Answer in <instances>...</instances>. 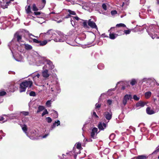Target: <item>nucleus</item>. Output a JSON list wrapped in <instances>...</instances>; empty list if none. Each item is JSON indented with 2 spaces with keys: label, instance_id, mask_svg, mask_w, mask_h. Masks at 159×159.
<instances>
[{
  "label": "nucleus",
  "instance_id": "obj_1",
  "mask_svg": "<svg viewBox=\"0 0 159 159\" xmlns=\"http://www.w3.org/2000/svg\"><path fill=\"white\" fill-rule=\"evenodd\" d=\"M16 39L20 43L22 42V35L19 32H17L15 34L14 39L8 44V47L11 51V48L14 44V40Z\"/></svg>",
  "mask_w": 159,
  "mask_h": 159
},
{
  "label": "nucleus",
  "instance_id": "obj_2",
  "mask_svg": "<svg viewBox=\"0 0 159 159\" xmlns=\"http://www.w3.org/2000/svg\"><path fill=\"white\" fill-rule=\"evenodd\" d=\"M32 81L29 80L25 81L22 82L20 84V92L21 93L25 91L26 88L30 87L32 86Z\"/></svg>",
  "mask_w": 159,
  "mask_h": 159
},
{
  "label": "nucleus",
  "instance_id": "obj_3",
  "mask_svg": "<svg viewBox=\"0 0 159 159\" xmlns=\"http://www.w3.org/2000/svg\"><path fill=\"white\" fill-rule=\"evenodd\" d=\"M31 76L33 78L35 84L36 85H38V84L40 83V81L39 79L40 75L39 74L33 73L31 75Z\"/></svg>",
  "mask_w": 159,
  "mask_h": 159
},
{
  "label": "nucleus",
  "instance_id": "obj_4",
  "mask_svg": "<svg viewBox=\"0 0 159 159\" xmlns=\"http://www.w3.org/2000/svg\"><path fill=\"white\" fill-rule=\"evenodd\" d=\"M133 97L131 94H126L122 100V105L124 107L127 104V101L132 99Z\"/></svg>",
  "mask_w": 159,
  "mask_h": 159
},
{
  "label": "nucleus",
  "instance_id": "obj_5",
  "mask_svg": "<svg viewBox=\"0 0 159 159\" xmlns=\"http://www.w3.org/2000/svg\"><path fill=\"white\" fill-rule=\"evenodd\" d=\"M8 86V89H10L9 91L11 92H13L17 89L16 83L14 82L9 84Z\"/></svg>",
  "mask_w": 159,
  "mask_h": 159
},
{
  "label": "nucleus",
  "instance_id": "obj_6",
  "mask_svg": "<svg viewBox=\"0 0 159 159\" xmlns=\"http://www.w3.org/2000/svg\"><path fill=\"white\" fill-rule=\"evenodd\" d=\"M66 37L63 35L60 36L59 35L56 38H54L53 40L56 42H63L66 40Z\"/></svg>",
  "mask_w": 159,
  "mask_h": 159
},
{
  "label": "nucleus",
  "instance_id": "obj_7",
  "mask_svg": "<svg viewBox=\"0 0 159 159\" xmlns=\"http://www.w3.org/2000/svg\"><path fill=\"white\" fill-rule=\"evenodd\" d=\"M9 3L8 0H2V2H0V7L3 9L7 8Z\"/></svg>",
  "mask_w": 159,
  "mask_h": 159
},
{
  "label": "nucleus",
  "instance_id": "obj_8",
  "mask_svg": "<svg viewBox=\"0 0 159 159\" xmlns=\"http://www.w3.org/2000/svg\"><path fill=\"white\" fill-rule=\"evenodd\" d=\"M107 125V124H106L104 122H100L98 125V127L100 130H103L106 128Z\"/></svg>",
  "mask_w": 159,
  "mask_h": 159
},
{
  "label": "nucleus",
  "instance_id": "obj_9",
  "mask_svg": "<svg viewBox=\"0 0 159 159\" xmlns=\"http://www.w3.org/2000/svg\"><path fill=\"white\" fill-rule=\"evenodd\" d=\"M104 115L106 119L109 120L111 118L112 112L111 110H109L108 111L105 112L104 113Z\"/></svg>",
  "mask_w": 159,
  "mask_h": 159
},
{
  "label": "nucleus",
  "instance_id": "obj_10",
  "mask_svg": "<svg viewBox=\"0 0 159 159\" xmlns=\"http://www.w3.org/2000/svg\"><path fill=\"white\" fill-rule=\"evenodd\" d=\"M48 66V67L49 69H52L54 68V66L52 62L49 61H47V65L44 66L43 67V70H47L46 68H47Z\"/></svg>",
  "mask_w": 159,
  "mask_h": 159
},
{
  "label": "nucleus",
  "instance_id": "obj_11",
  "mask_svg": "<svg viewBox=\"0 0 159 159\" xmlns=\"http://www.w3.org/2000/svg\"><path fill=\"white\" fill-rule=\"evenodd\" d=\"M98 128L96 127L93 128L92 129L91 133V136L92 138L93 139H94L96 138L97 134H98Z\"/></svg>",
  "mask_w": 159,
  "mask_h": 159
},
{
  "label": "nucleus",
  "instance_id": "obj_12",
  "mask_svg": "<svg viewBox=\"0 0 159 159\" xmlns=\"http://www.w3.org/2000/svg\"><path fill=\"white\" fill-rule=\"evenodd\" d=\"M114 27H111L110 30H108V32H110L109 34V38L110 39H115L118 36V35L116 34H111V30L113 29H114Z\"/></svg>",
  "mask_w": 159,
  "mask_h": 159
},
{
  "label": "nucleus",
  "instance_id": "obj_13",
  "mask_svg": "<svg viewBox=\"0 0 159 159\" xmlns=\"http://www.w3.org/2000/svg\"><path fill=\"white\" fill-rule=\"evenodd\" d=\"M88 24L89 26L92 28H95L96 30H98L97 26L96 25L95 23L93 21L91 20H89L88 22Z\"/></svg>",
  "mask_w": 159,
  "mask_h": 159
},
{
  "label": "nucleus",
  "instance_id": "obj_14",
  "mask_svg": "<svg viewBox=\"0 0 159 159\" xmlns=\"http://www.w3.org/2000/svg\"><path fill=\"white\" fill-rule=\"evenodd\" d=\"M60 121L59 120H57V121H55V122L53 124V125L51 126V127L50 129V130H52L54 128H55V127L57 126H58V125H60Z\"/></svg>",
  "mask_w": 159,
  "mask_h": 159
},
{
  "label": "nucleus",
  "instance_id": "obj_15",
  "mask_svg": "<svg viewBox=\"0 0 159 159\" xmlns=\"http://www.w3.org/2000/svg\"><path fill=\"white\" fill-rule=\"evenodd\" d=\"M42 74L44 78H48L49 76L48 70H45L42 71Z\"/></svg>",
  "mask_w": 159,
  "mask_h": 159
},
{
  "label": "nucleus",
  "instance_id": "obj_16",
  "mask_svg": "<svg viewBox=\"0 0 159 159\" xmlns=\"http://www.w3.org/2000/svg\"><path fill=\"white\" fill-rule=\"evenodd\" d=\"M51 89L52 91L53 92V93L55 94L60 93V89L59 88L56 89L51 88Z\"/></svg>",
  "mask_w": 159,
  "mask_h": 159
},
{
  "label": "nucleus",
  "instance_id": "obj_17",
  "mask_svg": "<svg viewBox=\"0 0 159 159\" xmlns=\"http://www.w3.org/2000/svg\"><path fill=\"white\" fill-rule=\"evenodd\" d=\"M146 112L147 114L149 115L155 113L154 111L149 107L147 108L146 109Z\"/></svg>",
  "mask_w": 159,
  "mask_h": 159
},
{
  "label": "nucleus",
  "instance_id": "obj_18",
  "mask_svg": "<svg viewBox=\"0 0 159 159\" xmlns=\"http://www.w3.org/2000/svg\"><path fill=\"white\" fill-rule=\"evenodd\" d=\"M46 35H49L50 36H54L55 34L52 30H49L45 34Z\"/></svg>",
  "mask_w": 159,
  "mask_h": 159
},
{
  "label": "nucleus",
  "instance_id": "obj_19",
  "mask_svg": "<svg viewBox=\"0 0 159 159\" xmlns=\"http://www.w3.org/2000/svg\"><path fill=\"white\" fill-rule=\"evenodd\" d=\"M145 105V104L143 102H139L136 104V106L137 107H143Z\"/></svg>",
  "mask_w": 159,
  "mask_h": 159
},
{
  "label": "nucleus",
  "instance_id": "obj_20",
  "mask_svg": "<svg viewBox=\"0 0 159 159\" xmlns=\"http://www.w3.org/2000/svg\"><path fill=\"white\" fill-rule=\"evenodd\" d=\"M147 158L144 155H139L135 157L136 159H147Z\"/></svg>",
  "mask_w": 159,
  "mask_h": 159
},
{
  "label": "nucleus",
  "instance_id": "obj_21",
  "mask_svg": "<svg viewBox=\"0 0 159 159\" xmlns=\"http://www.w3.org/2000/svg\"><path fill=\"white\" fill-rule=\"evenodd\" d=\"M25 10L27 14H29L31 12V7L30 5L26 6L25 7Z\"/></svg>",
  "mask_w": 159,
  "mask_h": 159
},
{
  "label": "nucleus",
  "instance_id": "obj_22",
  "mask_svg": "<svg viewBox=\"0 0 159 159\" xmlns=\"http://www.w3.org/2000/svg\"><path fill=\"white\" fill-rule=\"evenodd\" d=\"M47 43V41L46 40L41 41H40L39 45H38V46H42L45 45Z\"/></svg>",
  "mask_w": 159,
  "mask_h": 159
},
{
  "label": "nucleus",
  "instance_id": "obj_23",
  "mask_svg": "<svg viewBox=\"0 0 159 159\" xmlns=\"http://www.w3.org/2000/svg\"><path fill=\"white\" fill-rule=\"evenodd\" d=\"M25 48L26 50H30L32 48V47L30 45L28 44H25Z\"/></svg>",
  "mask_w": 159,
  "mask_h": 159
},
{
  "label": "nucleus",
  "instance_id": "obj_24",
  "mask_svg": "<svg viewBox=\"0 0 159 159\" xmlns=\"http://www.w3.org/2000/svg\"><path fill=\"white\" fill-rule=\"evenodd\" d=\"M151 95V93L150 91H149L147 92H146L145 93V97L146 98H148L150 97Z\"/></svg>",
  "mask_w": 159,
  "mask_h": 159
},
{
  "label": "nucleus",
  "instance_id": "obj_25",
  "mask_svg": "<svg viewBox=\"0 0 159 159\" xmlns=\"http://www.w3.org/2000/svg\"><path fill=\"white\" fill-rule=\"evenodd\" d=\"M44 107L41 106H39L38 108V110L37 111V113H38L40 111H43V110H44Z\"/></svg>",
  "mask_w": 159,
  "mask_h": 159
},
{
  "label": "nucleus",
  "instance_id": "obj_26",
  "mask_svg": "<svg viewBox=\"0 0 159 159\" xmlns=\"http://www.w3.org/2000/svg\"><path fill=\"white\" fill-rule=\"evenodd\" d=\"M137 82V81L135 79H132L130 83L132 85H134Z\"/></svg>",
  "mask_w": 159,
  "mask_h": 159
},
{
  "label": "nucleus",
  "instance_id": "obj_27",
  "mask_svg": "<svg viewBox=\"0 0 159 159\" xmlns=\"http://www.w3.org/2000/svg\"><path fill=\"white\" fill-rule=\"evenodd\" d=\"M22 129L25 132L26 135H27V134L26 133V131L27 130V126L26 125H24L22 127Z\"/></svg>",
  "mask_w": 159,
  "mask_h": 159
},
{
  "label": "nucleus",
  "instance_id": "obj_28",
  "mask_svg": "<svg viewBox=\"0 0 159 159\" xmlns=\"http://www.w3.org/2000/svg\"><path fill=\"white\" fill-rule=\"evenodd\" d=\"M68 12H69V14L70 15H75L76 14L75 12L74 11H72L70 10H68Z\"/></svg>",
  "mask_w": 159,
  "mask_h": 159
},
{
  "label": "nucleus",
  "instance_id": "obj_29",
  "mask_svg": "<svg viewBox=\"0 0 159 159\" xmlns=\"http://www.w3.org/2000/svg\"><path fill=\"white\" fill-rule=\"evenodd\" d=\"M116 26L118 27H125L126 26L125 25L122 23H120L119 24H117L116 25Z\"/></svg>",
  "mask_w": 159,
  "mask_h": 159
},
{
  "label": "nucleus",
  "instance_id": "obj_30",
  "mask_svg": "<svg viewBox=\"0 0 159 159\" xmlns=\"http://www.w3.org/2000/svg\"><path fill=\"white\" fill-rule=\"evenodd\" d=\"M115 136V134L112 133L110 135V136L109 137V138L111 140H113Z\"/></svg>",
  "mask_w": 159,
  "mask_h": 159
},
{
  "label": "nucleus",
  "instance_id": "obj_31",
  "mask_svg": "<svg viewBox=\"0 0 159 159\" xmlns=\"http://www.w3.org/2000/svg\"><path fill=\"white\" fill-rule=\"evenodd\" d=\"M33 41L34 42L38 44V45H39L40 41L38 40L37 39H33Z\"/></svg>",
  "mask_w": 159,
  "mask_h": 159
},
{
  "label": "nucleus",
  "instance_id": "obj_32",
  "mask_svg": "<svg viewBox=\"0 0 159 159\" xmlns=\"http://www.w3.org/2000/svg\"><path fill=\"white\" fill-rule=\"evenodd\" d=\"M51 100H48L47 102L46 103V105L48 107H50L51 106Z\"/></svg>",
  "mask_w": 159,
  "mask_h": 159
},
{
  "label": "nucleus",
  "instance_id": "obj_33",
  "mask_svg": "<svg viewBox=\"0 0 159 159\" xmlns=\"http://www.w3.org/2000/svg\"><path fill=\"white\" fill-rule=\"evenodd\" d=\"M32 9H33V11H36L38 10V8H37L35 4H34L33 5Z\"/></svg>",
  "mask_w": 159,
  "mask_h": 159
},
{
  "label": "nucleus",
  "instance_id": "obj_34",
  "mask_svg": "<svg viewBox=\"0 0 159 159\" xmlns=\"http://www.w3.org/2000/svg\"><path fill=\"white\" fill-rule=\"evenodd\" d=\"M48 112L47 111V110L46 109H45L44 111L43 112L42 116H43L45 115L46 114H48Z\"/></svg>",
  "mask_w": 159,
  "mask_h": 159
},
{
  "label": "nucleus",
  "instance_id": "obj_35",
  "mask_svg": "<svg viewBox=\"0 0 159 159\" xmlns=\"http://www.w3.org/2000/svg\"><path fill=\"white\" fill-rule=\"evenodd\" d=\"M46 120H47L48 123H51L52 121V120L51 118L50 117H47L46 118Z\"/></svg>",
  "mask_w": 159,
  "mask_h": 159
},
{
  "label": "nucleus",
  "instance_id": "obj_36",
  "mask_svg": "<svg viewBox=\"0 0 159 159\" xmlns=\"http://www.w3.org/2000/svg\"><path fill=\"white\" fill-rule=\"evenodd\" d=\"M139 97L137 96L136 95H134L133 96L134 99L136 101H138L139 99Z\"/></svg>",
  "mask_w": 159,
  "mask_h": 159
},
{
  "label": "nucleus",
  "instance_id": "obj_37",
  "mask_svg": "<svg viewBox=\"0 0 159 159\" xmlns=\"http://www.w3.org/2000/svg\"><path fill=\"white\" fill-rule=\"evenodd\" d=\"M87 22L86 21H84L83 23V25L85 28H88V26L87 25Z\"/></svg>",
  "mask_w": 159,
  "mask_h": 159
},
{
  "label": "nucleus",
  "instance_id": "obj_38",
  "mask_svg": "<svg viewBox=\"0 0 159 159\" xmlns=\"http://www.w3.org/2000/svg\"><path fill=\"white\" fill-rule=\"evenodd\" d=\"M5 120H4V118L2 117H0V123H2L5 122Z\"/></svg>",
  "mask_w": 159,
  "mask_h": 159
},
{
  "label": "nucleus",
  "instance_id": "obj_39",
  "mask_svg": "<svg viewBox=\"0 0 159 159\" xmlns=\"http://www.w3.org/2000/svg\"><path fill=\"white\" fill-rule=\"evenodd\" d=\"M100 107H101V104H100L98 103H97L95 104V108L98 109H99V108H100Z\"/></svg>",
  "mask_w": 159,
  "mask_h": 159
},
{
  "label": "nucleus",
  "instance_id": "obj_40",
  "mask_svg": "<svg viewBox=\"0 0 159 159\" xmlns=\"http://www.w3.org/2000/svg\"><path fill=\"white\" fill-rule=\"evenodd\" d=\"M76 147L77 148L79 149H80L81 148V144L80 143H78L76 145Z\"/></svg>",
  "mask_w": 159,
  "mask_h": 159
},
{
  "label": "nucleus",
  "instance_id": "obj_41",
  "mask_svg": "<svg viewBox=\"0 0 159 159\" xmlns=\"http://www.w3.org/2000/svg\"><path fill=\"white\" fill-rule=\"evenodd\" d=\"M30 96H35L36 95V94L35 92L33 91H31L30 93Z\"/></svg>",
  "mask_w": 159,
  "mask_h": 159
},
{
  "label": "nucleus",
  "instance_id": "obj_42",
  "mask_svg": "<svg viewBox=\"0 0 159 159\" xmlns=\"http://www.w3.org/2000/svg\"><path fill=\"white\" fill-rule=\"evenodd\" d=\"M6 93L5 91H2L0 92V96H2L5 95Z\"/></svg>",
  "mask_w": 159,
  "mask_h": 159
},
{
  "label": "nucleus",
  "instance_id": "obj_43",
  "mask_svg": "<svg viewBox=\"0 0 159 159\" xmlns=\"http://www.w3.org/2000/svg\"><path fill=\"white\" fill-rule=\"evenodd\" d=\"M158 152H159V148L157 147L156 150L153 152V153L156 154Z\"/></svg>",
  "mask_w": 159,
  "mask_h": 159
},
{
  "label": "nucleus",
  "instance_id": "obj_44",
  "mask_svg": "<svg viewBox=\"0 0 159 159\" xmlns=\"http://www.w3.org/2000/svg\"><path fill=\"white\" fill-rule=\"evenodd\" d=\"M117 13V12L116 10L111 11V14L112 15H115Z\"/></svg>",
  "mask_w": 159,
  "mask_h": 159
},
{
  "label": "nucleus",
  "instance_id": "obj_45",
  "mask_svg": "<svg viewBox=\"0 0 159 159\" xmlns=\"http://www.w3.org/2000/svg\"><path fill=\"white\" fill-rule=\"evenodd\" d=\"M102 7L105 10H107V6H106V4H105L104 3V4H102Z\"/></svg>",
  "mask_w": 159,
  "mask_h": 159
},
{
  "label": "nucleus",
  "instance_id": "obj_46",
  "mask_svg": "<svg viewBox=\"0 0 159 159\" xmlns=\"http://www.w3.org/2000/svg\"><path fill=\"white\" fill-rule=\"evenodd\" d=\"M21 113L25 116H27L29 115V113L28 112L22 111L21 112Z\"/></svg>",
  "mask_w": 159,
  "mask_h": 159
},
{
  "label": "nucleus",
  "instance_id": "obj_47",
  "mask_svg": "<svg viewBox=\"0 0 159 159\" xmlns=\"http://www.w3.org/2000/svg\"><path fill=\"white\" fill-rule=\"evenodd\" d=\"M74 20H73V19L71 18V19H70L71 23L72 25L73 26H74L75 25V23L74 21Z\"/></svg>",
  "mask_w": 159,
  "mask_h": 159
},
{
  "label": "nucleus",
  "instance_id": "obj_48",
  "mask_svg": "<svg viewBox=\"0 0 159 159\" xmlns=\"http://www.w3.org/2000/svg\"><path fill=\"white\" fill-rule=\"evenodd\" d=\"M71 18L73 19L74 20H75V19H76L77 20H79L80 19L77 16L75 17L72 16Z\"/></svg>",
  "mask_w": 159,
  "mask_h": 159
},
{
  "label": "nucleus",
  "instance_id": "obj_49",
  "mask_svg": "<svg viewBox=\"0 0 159 159\" xmlns=\"http://www.w3.org/2000/svg\"><path fill=\"white\" fill-rule=\"evenodd\" d=\"M124 32L125 34H128L130 33V31L129 30H125Z\"/></svg>",
  "mask_w": 159,
  "mask_h": 159
},
{
  "label": "nucleus",
  "instance_id": "obj_50",
  "mask_svg": "<svg viewBox=\"0 0 159 159\" xmlns=\"http://www.w3.org/2000/svg\"><path fill=\"white\" fill-rule=\"evenodd\" d=\"M93 115L95 116L96 118H98V116L97 115L95 112H93Z\"/></svg>",
  "mask_w": 159,
  "mask_h": 159
},
{
  "label": "nucleus",
  "instance_id": "obj_51",
  "mask_svg": "<svg viewBox=\"0 0 159 159\" xmlns=\"http://www.w3.org/2000/svg\"><path fill=\"white\" fill-rule=\"evenodd\" d=\"M34 14L35 15H38L40 14L41 13L39 12H35Z\"/></svg>",
  "mask_w": 159,
  "mask_h": 159
},
{
  "label": "nucleus",
  "instance_id": "obj_52",
  "mask_svg": "<svg viewBox=\"0 0 159 159\" xmlns=\"http://www.w3.org/2000/svg\"><path fill=\"white\" fill-rule=\"evenodd\" d=\"M54 111V113L55 114V118H57V116H58V114H57V112L56 111Z\"/></svg>",
  "mask_w": 159,
  "mask_h": 159
},
{
  "label": "nucleus",
  "instance_id": "obj_53",
  "mask_svg": "<svg viewBox=\"0 0 159 159\" xmlns=\"http://www.w3.org/2000/svg\"><path fill=\"white\" fill-rule=\"evenodd\" d=\"M107 103L109 105H111L112 103V101L111 100H108L107 101Z\"/></svg>",
  "mask_w": 159,
  "mask_h": 159
},
{
  "label": "nucleus",
  "instance_id": "obj_54",
  "mask_svg": "<svg viewBox=\"0 0 159 159\" xmlns=\"http://www.w3.org/2000/svg\"><path fill=\"white\" fill-rule=\"evenodd\" d=\"M145 0H140V3H141L142 4H143L144 3H145Z\"/></svg>",
  "mask_w": 159,
  "mask_h": 159
},
{
  "label": "nucleus",
  "instance_id": "obj_55",
  "mask_svg": "<svg viewBox=\"0 0 159 159\" xmlns=\"http://www.w3.org/2000/svg\"><path fill=\"white\" fill-rule=\"evenodd\" d=\"M125 1V4L127 5L129 3V0H124Z\"/></svg>",
  "mask_w": 159,
  "mask_h": 159
},
{
  "label": "nucleus",
  "instance_id": "obj_56",
  "mask_svg": "<svg viewBox=\"0 0 159 159\" xmlns=\"http://www.w3.org/2000/svg\"><path fill=\"white\" fill-rule=\"evenodd\" d=\"M29 36L30 38H31V36H33V37H36V38H38V37H37H37L35 36L34 35H32V34H29Z\"/></svg>",
  "mask_w": 159,
  "mask_h": 159
},
{
  "label": "nucleus",
  "instance_id": "obj_57",
  "mask_svg": "<svg viewBox=\"0 0 159 159\" xmlns=\"http://www.w3.org/2000/svg\"><path fill=\"white\" fill-rule=\"evenodd\" d=\"M86 140L87 142H91V141H92V140L91 139H90L89 140H88L87 139H86Z\"/></svg>",
  "mask_w": 159,
  "mask_h": 159
},
{
  "label": "nucleus",
  "instance_id": "obj_58",
  "mask_svg": "<svg viewBox=\"0 0 159 159\" xmlns=\"http://www.w3.org/2000/svg\"><path fill=\"white\" fill-rule=\"evenodd\" d=\"M48 134H46V135H44L43 136V137H43V138H46V137L47 136H48Z\"/></svg>",
  "mask_w": 159,
  "mask_h": 159
},
{
  "label": "nucleus",
  "instance_id": "obj_59",
  "mask_svg": "<svg viewBox=\"0 0 159 159\" xmlns=\"http://www.w3.org/2000/svg\"><path fill=\"white\" fill-rule=\"evenodd\" d=\"M56 21H57V22L58 23H60V22H61L62 21V20H60L58 21H57L56 20Z\"/></svg>",
  "mask_w": 159,
  "mask_h": 159
},
{
  "label": "nucleus",
  "instance_id": "obj_60",
  "mask_svg": "<svg viewBox=\"0 0 159 159\" xmlns=\"http://www.w3.org/2000/svg\"><path fill=\"white\" fill-rule=\"evenodd\" d=\"M70 14L66 16L65 17V18H67L70 17Z\"/></svg>",
  "mask_w": 159,
  "mask_h": 159
},
{
  "label": "nucleus",
  "instance_id": "obj_61",
  "mask_svg": "<svg viewBox=\"0 0 159 159\" xmlns=\"http://www.w3.org/2000/svg\"><path fill=\"white\" fill-rule=\"evenodd\" d=\"M42 2L44 4H45L46 3V0H42Z\"/></svg>",
  "mask_w": 159,
  "mask_h": 159
},
{
  "label": "nucleus",
  "instance_id": "obj_62",
  "mask_svg": "<svg viewBox=\"0 0 159 159\" xmlns=\"http://www.w3.org/2000/svg\"><path fill=\"white\" fill-rule=\"evenodd\" d=\"M125 2H123V4H122V6H122V7H123L124 6V5H125Z\"/></svg>",
  "mask_w": 159,
  "mask_h": 159
},
{
  "label": "nucleus",
  "instance_id": "obj_63",
  "mask_svg": "<svg viewBox=\"0 0 159 159\" xmlns=\"http://www.w3.org/2000/svg\"><path fill=\"white\" fill-rule=\"evenodd\" d=\"M125 87L124 86H123L122 87V90H124L125 89Z\"/></svg>",
  "mask_w": 159,
  "mask_h": 159
},
{
  "label": "nucleus",
  "instance_id": "obj_64",
  "mask_svg": "<svg viewBox=\"0 0 159 159\" xmlns=\"http://www.w3.org/2000/svg\"><path fill=\"white\" fill-rule=\"evenodd\" d=\"M100 65H98V68L99 69H101L102 68H101L100 67Z\"/></svg>",
  "mask_w": 159,
  "mask_h": 159
}]
</instances>
